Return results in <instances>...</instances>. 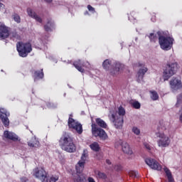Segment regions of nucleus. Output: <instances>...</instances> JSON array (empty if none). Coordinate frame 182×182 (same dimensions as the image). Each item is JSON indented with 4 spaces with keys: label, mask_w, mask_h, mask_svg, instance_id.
<instances>
[{
    "label": "nucleus",
    "mask_w": 182,
    "mask_h": 182,
    "mask_svg": "<svg viewBox=\"0 0 182 182\" xmlns=\"http://www.w3.org/2000/svg\"><path fill=\"white\" fill-rule=\"evenodd\" d=\"M132 132L134 133V134H136V136H139V134H140V129L137 128V127H133Z\"/></svg>",
    "instance_id": "f704fd0d"
},
{
    "label": "nucleus",
    "mask_w": 182,
    "mask_h": 182,
    "mask_svg": "<svg viewBox=\"0 0 182 182\" xmlns=\"http://www.w3.org/2000/svg\"><path fill=\"white\" fill-rule=\"evenodd\" d=\"M95 174H96L97 178H102L103 180H105L107 177L105 173L100 172L99 171H95Z\"/></svg>",
    "instance_id": "7c9ffc66"
},
{
    "label": "nucleus",
    "mask_w": 182,
    "mask_h": 182,
    "mask_svg": "<svg viewBox=\"0 0 182 182\" xmlns=\"http://www.w3.org/2000/svg\"><path fill=\"white\" fill-rule=\"evenodd\" d=\"M8 116H9V112H8L6 109L1 108L0 119H1V122L5 127H8V126H9V119H8Z\"/></svg>",
    "instance_id": "4468645a"
},
{
    "label": "nucleus",
    "mask_w": 182,
    "mask_h": 182,
    "mask_svg": "<svg viewBox=\"0 0 182 182\" xmlns=\"http://www.w3.org/2000/svg\"><path fill=\"white\" fill-rule=\"evenodd\" d=\"M102 66L105 70H109L112 66V60H105L102 63Z\"/></svg>",
    "instance_id": "a878e982"
},
{
    "label": "nucleus",
    "mask_w": 182,
    "mask_h": 182,
    "mask_svg": "<svg viewBox=\"0 0 182 182\" xmlns=\"http://www.w3.org/2000/svg\"><path fill=\"white\" fill-rule=\"evenodd\" d=\"M168 132L167 127L162 124L158 127V132L155 134L158 139L156 143L161 149L168 147L171 143V139H170V136L167 134Z\"/></svg>",
    "instance_id": "f257e3e1"
},
{
    "label": "nucleus",
    "mask_w": 182,
    "mask_h": 182,
    "mask_svg": "<svg viewBox=\"0 0 182 182\" xmlns=\"http://www.w3.org/2000/svg\"><path fill=\"white\" fill-rule=\"evenodd\" d=\"M129 21H132L133 18L130 16H129Z\"/></svg>",
    "instance_id": "09e8293b"
},
{
    "label": "nucleus",
    "mask_w": 182,
    "mask_h": 182,
    "mask_svg": "<svg viewBox=\"0 0 182 182\" xmlns=\"http://www.w3.org/2000/svg\"><path fill=\"white\" fill-rule=\"evenodd\" d=\"M68 127L70 129H73L75 130L78 134H82L83 132V129L82 128V125L79 122L73 119V118L68 119Z\"/></svg>",
    "instance_id": "9d476101"
},
{
    "label": "nucleus",
    "mask_w": 182,
    "mask_h": 182,
    "mask_svg": "<svg viewBox=\"0 0 182 182\" xmlns=\"http://www.w3.org/2000/svg\"><path fill=\"white\" fill-rule=\"evenodd\" d=\"M124 68V65L120 63H114L112 69L110 70V73L112 76H117Z\"/></svg>",
    "instance_id": "ddd939ff"
},
{
    "label": "nucleus",
    "mask_w": 182,
    "mask_h": 182,
    "mask_svg": "<svg viewBox=\"0 0 182 182\" xmlns=\"http://www.w3.org/2000/svg\"><path fill=\"white\" fill-rule=\"evenodd\" d=\"M87 9L88 11H90V12H95V8H93L92 6L88 5L87 6Z\"/></svg>",
    "instance_id": "ea45409f"
},
{
    "label": "nucleus",
    "mask_w": 182,
    "mask_h": 182,
    "mask_svg": "<svg viewBox=\"0 0 182 182\" xmlns=\"http://www.w3.org/2000/svg\"><path fill=\"white\" fill-rule=\"evenodd\" d=\"M181 182H182V179H181Z\"/></svg>",
    "instance_id": "603ef678"
},
{
    "label": "nucleus",
    "mask_w": 182,
    "mask_h": 182,
    "mask_svg": "<svg viewBox=\"0 0 182 182\" xmlns=\"http://www.w3.org/2000/svg\"><path fill=\"white\" fill-rule=\"evenodd\" d=\"M13 18L17 23H21V16L18 14L13 15Z\"/></svg>",
    "instance_id": "72a5a7b5"
},
{
    "label": "nucleus",
    "mask_w": 182,
    "mask_h": 182,
    "mask_svg": "<svg viewBox=\"0 0 182 182\" xmlns=\"http://www.w3.org/2000/svg\"><path fill=\"white\" fill-rule=\"evenodd\" d=\"M55 26V24L52 21H48L46 25L44 26L45 31L46 32H50L52 29H53V27Z\"/></svg>",
    "instance_id": "393cba45"
},
{
    "label": "nucleus",
    "mask_w": 182,
    "mask_h": 182,
    "mask_svg": "<svg viewBox=\"0 0 182 182\" xmlns=\"http://www.w3.org/2000/svg\"><path fill=\"white\" fill-rule=\"evenodd\" d=\"M43 77V72L42 71H36L34 73V80L36 82L38 79H42Z\"/></svg>",
    "instance_id": "bb28decb"
},
{
    "label": "nucleus",
    "mask_w": 182,
    "mask_h": 182,
    "mask_svg": "<svg viewBox=\"0 0 182 182\" xmlns=\"http://www.w3.org/2000/svg\"><path fill=\"white\" fill-rule=\"evenodd\" d=\"M177 63H169L166 64L163 73V77L164 80H168L171 76L176 75L177 72Z\"/></svg>",
    "instance_id": "39448f33"
},
{
    "label": "nucleus",
    "mask_w": 182,
    "mask_h": 182,
    "mask_svg": "<svg viewBox=\"0 0 182 182\" xmlns=\"http://www.w3.org/2000/svg\"><path fill=\"white\" fill-rule=\"evenodd\" d=\"M144 147H146V149L147 150H151V147H150V145H149V144L144 143Z\"/></svg>",
    "instance_id": "a19ab883"
},
{
    "label": "nucleus",
    "mask_w": 182,
    "mask_h": 182,
    "mask_svg": "<svg viewBox=\"0 0 182 182\" xmlns=\"http://www.w3.org/2000/svg\"><path fill=\"white\" fill-rule=\"evenodd\" d=\"M91 150L94 151H99L100 150V146H99V144L97 142H94L90 145Z\"/></svg>",
    "instance_id": "c85d7f7f"
},
{
    "label": "nucleus",
    "mask_w": 182,
    "mask_h": 182,
    "mask_svg": "<svg viewBox=\"0 0 182 182\" xmlns=\"http://www.w3.org/2000/svg\"><path fill=\"white\" fill-rule=\"evenodd\" d=\"M150 93V97L152 100H159V94L157 92L154 90H151L149 92Z\"/></svg>",
    "instance_id": "cd10ccee"
},
{
    "label": "nucleus",
    "mask_w": 182,
    "mask_h": 182,
    "mask_svg": "<svg viewBox=\"0 0 182 182\" xmlns=\"http://www.w3.org/2000/svg\"><path fill=\"white\" fill-rule=\"evenodd\" d=\"M58 180H59V176L53 175L50 178L47 176L45 182H56Z\"/></svg>",
    "instance_id": "c756f323"
},
{
    "label": "nucleus",
    "mask_w": 182,
    "mask_h": 182,
    "mask_svg": "<svg viewBox=\"0 0 182 182\" xmlns=\"http://www.w3.org/2000/svg\"><path fill=\"white\" fill-rule=\"evenodd\" d=\"M28 145L29 146V147H39V146H41V144L39 143L38 139H36V136H33V138H31V140L28 142Z\"/></svg>",
    "instance_id": "412c9836"
},
{
    "label": "nucleus",
    "mask_w": 182,
    "mask_h": 182,
    "mask_svg": "<svg viewBox=\"0 0 182 182\" xmlns=\"http://www.w3.org/2000/svg\"><path fill=\"white\" fill-rule=\"evenodd\" d=\"M132 106L134 109H140V102L135 101L132 103Z\"/></svg>",
    "instance_id": "c9c22d12"
},
{
    "label": "nucleus",
    "mask_w": 182,
    "mask_h": 182,
    "mask_svg": "<svg viewBox=\"0 0 182 182\" xmlns=\"http://www.w3.org/2000/svg\"><path fill=\"white\" fill-rule=\"evenodd\" d=\"M60 146L62 150L68 153H75L76 151V146L73 143V139L69 135H64L60 138Z\"/></svg>",
    "instance_id": "7ed1b4c3"
},
{
    "label": "nucleus",
    "mask_w": 182,
    "mask_h": 182,
    "mask_svg": "<svg viewBox=\"0 0 182 182\" xmlns=\"http://www.w3.org/2000/svg\"><path fill=\"white\" fill-rule=\"evenodd\" d=\"M87 156H89L87 149H84L83 154L81 156V160L79 161L77 164L75 166L77 173L75 174H83V169L85 168V162L86 161V159H87Z\"/></svg>",
    "instance_id": "6e6552de"
},
{
    "label": "nucleus",
    "mask_w": 182,
    "mask_h": 182,
    "mask_svg": "<svg viewBox=\"0 0 182 182\" xmlns=\"http://www.w3.org/2000/svg\"><path fill=\"white\" fill-rule=\"evenodd\" d=\"M45 1H46V2L50 3V2H52L53 0H45Z\"/></svg>",
    "instance_id": "de8ad7c7"
},
{
    "label": "nucleus",
    "mask_w": 182,
    "mask_h": 182,
    "mask_svg": "<svg viewBox=\"0 0 182 182\" xmlns=\"http://www.w3.org/2000/svg\"><path fill=\"white\" fill-rule=\"evenodd\" d=\"M164 170L166 173V177L168 178V181L174 182V178H173V176L171 175V171H170V169H168L167 167H165Z\"/></svg>",
    "instance_id": "b1692460"
},
{
    "label": "nucleus",
    "mask_w": 182,
    "mask_h": 182,
    "mask_svg": "<svg viewBox=\"0 0 182 182\" xmlns=\"http://www.w3.org/2000/svg\"><path fill=\"white\" fill-rule=\"evenodd\" d=\"M132 15H133V13L131 14V16H132Z\"/></svg>",
    "instance_id": "8fccbe9b"
},
{
    "label": "nucleus",
    "mask_w": 182,
    "mask_h": 182,
    "mask_svg": "<svg viewBox=\"0 0 182 182\" xmlns=\"http://www.w3.org/2000/svg\"><path fill=\"white\" fill-rule=\"evenodd\" d=\"M88 182H96L95 181V179L92 177L88 178Z\"/></svg>",
    "instance_id": "37998d69"
},
{
    "label": "nucleus",
    "mask_w": 182,
    "mask_h": 182,
    "mask_svg": "<svg viewBox=\"0 0 182 182\" xmlns=\"http://www.w3.org/2000/svg\"><path fill=\"white\" fill-rule=\"evenodd\" d=\"M87 63V65L84 64L80 60H78L77 61L74 62L73 65L78 72L83 73V72H85V69H83L82 67L85 68H85H89V63Z\"/></svg>",
    "instance_id": "dca6fc26"
},
{
    "label": "nucleus",
    "mask_w": 182,
    "mask_h": 182,
    "mask_svg": "<svg viewBox=\"0 0 182 182\" xmlns=\"http://www.w3.org/2000/svg\"><path fill=\"white\" fill-rule=\"evenodd\" d=\"M19 56L26 58L32 52V45L30 43H18L16 45Z\"/></svg>",
    "instance_id": "423d86ee"
},
{
    "label": "nucleus",
    "mask_w": 182,
    "mask_h": 182,
    "mask_svg": "<svg viewBox=\"0 0 182 182\" xmlns=\"http://www.w3.org/2000/svg\"><path fill=\"white\" fill-rule=\"evenodd\" d=\"M33 176L41 180V182H45L48 177V172L43 168H36L33 171Z\"/></svg>",
    "instance_id": "1a4fd4ad"
},
{
    "label": "nucleus",
    "mask_w": 182,
    "mask_h": 182,
    "mask_svg": "<svg viewBox=\"0 0 182 182\" xmlns=\"http://www.w3.org/2000/svg\"><path fill=\"white\" fill-rule=\"evenodd\" d=\"M95 122L97 126H99L100 127H102V129H107V124L101 118H97L95 119Z\"/></svg>",
    "instance_id": "5701e85b"
},
{
    "label": "nucleus",
    "mask_w": 182,
    "mask_h": 182,
    "mask_svg": "<svg viewBox=\"0 0 182 182\" xmlns=\"http://www.w3.org/2000/svg\"><path fill=\"white\" fill-rule=\"evenodd\" d=\"M106 163H107V164H109V165L112 164V161H110V160H109V159L106 160Z\"/></svg>",
    "instance_id": "c03bdc74"
},
{
    "label": "nucleus",
    "mask_w": 182,
    "mask_h": 182,
    "mask_svg": "<svg viewBox=\"0 0 182 182\" xmlns=\"http://www.w3.org/2000/svg\"><path fill=\"white\" fill-rule=\"evenodd\" d=\"M85 14H87V11Z\"/></svg>",
    "instance_id": "3c124183"
},
{
    "label": "nucleus",
    "mask_w": 182,
    "mask_h": 182,
    "mask_svg": "<svg viewBox=\"0 0 182 182\" xmlns=\"http://www.w3.org/2000/svg\"><path fill=\"white\" fill-rule=\"evenodd\" d=\"M124 114H126V110L123 107L120 106L118 108V111L115 113L110 111V114L108 117L110 122H112L116 129H122L123 127V116Z\"/></svg>",
    "instance_id": "f03ea898"
},
{
    "label": "nucleus",
    "mask_w": 182,
    "mask_h": 182,
    "mask_svg": "<svg viewBox=\"0 0 182 182\" xmlns=\"http://www.w3.org/2000/svg\"><path fill=\"white\" fill-rule=\"evenodd\" d=\"M4 4H2V3L0 2V10H1V9H4Z\"/></svg>",
    "instance_id": "a18cd8bd"
},
{
    "label": "nucleus",
    "mask_w": 182,
    "mask_h": 182,
    "mask_svg": "<svg viewBox=\"0 0 182 182\" xmlns=\"http://www.w3.org/2000/svg\"><path fill=\"white\" fill-rule=\"evenodd\" d=\"M157 35L159 36V43L161 48L163 50H170L173 48V43L174 42V38L171 37H166L161 36V32L158 31Z\"/></svg>",
    "instance_id": "20e7f679"
},
{
    "label": "nucleus",
    "mask_w": 182,
    "mask_h": 182,
    "mask_svg": "<svg viewBox=\"0 0 182 182\" xmlns=\"http://www.w3.org/2000/svg\"><path fill=\"white\" fill-rule=\"evenodd\" d=\"M114 170H116V171H120V170H122V166L117 164L115 165L114 167Z\"/></svg>",
    "instance_id": "4c0bfd02"
},
{
    "label": "nucleus",
    "mask_w": 182,
    "mask_h": 182,
    "mask_svg": "<svg viewBox=\"0 0 182 182\" xmlns=\"http://www.w3.org/2000/svg\"><path fill=\"white\" fill-rule=\"evenodd\" d=\"M21 182H29V181L26 177H23L21 178Z\"/></svg>",
    "instance_id": "79ce46f5"
},
{
    "label": "nucleus",
    "mask_w": 182,
    "mask_h": 182,
    "mask_svg": "<svg viewBox=\"0 0 182 182\" xmlns=\"http://www.w3.org/2000/svg\"><path fill=\"white\" fill-rule=\"evenodd\" d=\"M73 180L74 182H86V177H85L84 174L74 173Z\"/></svg>",
    "instance_id": "6ab92c4d"
},
{
    "label": "nucleus",
    "mask_w": 182,
    "mask_h": 182,
    "mask_svg": "<svg viewBox=\"0 0 182 182\" xmlns=\"http://www.w3.org/2000/svg\"><path fill=\"white\" fill-rule=\"evenodd\" d=\"M92 132L95 137H100L101 140H107V134L102 128L97 127L96 124H92Z\"/></svg>",
    "instance_id": "0eeeda50"
},
{
    "label": "nucleus",
    "mask_w": 182,
    "mask_h": 182,
    "mask_svg": "<svg viewBox=\"0 0 182 182\" xmlns=\"http://www.w3.org/2000/svg\"><path fill=\"white\" fill-rule=\"evenodd\" d=\"M4 136L5 139H9V140H14V141L18 140V136L9 131H5Z\"/></svg>",
    "instance_id": "aec40b11"
},
{
    "label": "nucleus",
    "mask_w": 182,
    "mask_h": 182,
    "mask_svg": "<svg viewBox=\"0 0 182 182\" xmlns=\"http://www.w3.org/2000/svg\"><path fill=\"white\" fill-rule=\"evenodd\" d=\"M169 83L172 92H177V90H180V89H182L181 80L178 78L171 79Z\"/></svg>",
    "instance_id": "f8f14e48"
},
{
    "label": "nucleus",
    "mask_w": 182,
    "mask_h": 182,
    "mask_svg": "<svg viewBox=\"0 0 182 182\" xmlns=\"http://www.w3.org/2000/svg\"><path fill=\"white\" fill-rule=\"evenodd\" d=\"M146 72H147V68H141L138 71L137 76H138V82L139 83L141 82V80H143V77H144V75H146Z\"/></svg>",
    "instance_id": "4be33fe9"
},
{
    "label": "nucleus",
    "mask_w": 182,
    "mask_h": 182,
    "mask_svg": "<svg viewBox=\"0 0 182 182\" xmlns=\"http://www.w3.org/2000/svg\"><path fill=\"white\" fill-rule=\"evenodd\" d=\"M129 176L133 178H139L140 177V175H139V172L134 171L129 172Z\"/></svg>",
    "instance_id": "2f4dec72"
},
{
    "label": "nucleus",
    "mask_w": 182,
    "mask_h": 182,
    "mask_svg": "<svg viewBox=\"0 0 182 182\" xmlns=\"http://www.w3.org/2000/svg\"><path fill=\"white\" fill-rule=\"evenodd\" d=\"M145 163L147 164V166H149V167H150V168H152L153 170H157L158 171L161 170V165L153 158L146 159Z\"/></svg>",
    "instance_id": "9b49d317"
},
{
    "label": "nucleus",
    "mask_w": 182,
    "mask_h": 182,
    "mask_svg": "<svg viewBox=\"0 0 182 182\" xmlns=\"http://www.w3.org/2000/svg\"><path fill=\"white\" fill-rule=\"evenodd\" d=\"M27 14L28 16H31V18H33V19H35L36 22H39V23H42V18L39 16L35 11H33L31 9H27Z\"/></svg>",
    "instance_id": "a211bd4d"
},
{
    "label": "nucleus",
    "mask_w": 182,
    "mask_h": 182,
    "mask_svg": "<svg viewBox=\"0 0 182 182\" xmlns=\"http://www.w3.org/2000/svg\"><path fill=\"white\" fill-rule=\"evenodd\" d=\"M119 144H121L122 151L125 153V154H133V151L132 150V148H130V145H129L127 142L119 141Z\"/></svg>",
    "instance_id": "2eb2a0df"
},
{
    "label": "nucleus",
    "mask_w": 182,
    "mask_h": 182,
    "mask_svg": "<svg viewBox=\"0 0 182 182\" xmlns=\"http://www.w3.org/2000/svg\"><path fill=\"white\" fill-rule=\"evenodd\" d=\"M48 107L50 109H55V107H57V105H56V104L48 103Z\"/></svg>",
    "instance_id": "e433bc0d"
},
{
    "label": "nucleus",
    "mask_w": 182,
    "mask_h": 182,
    "mask_svg": "<svg viewBox=\"0 0 182 182\" xmlns=\"http://www.w3.org/2000/svg\"><path fill=\"white\" fill-rule=\"evenodd\" d=\"M181 103H182V100L177 98V102H176V107H179L180 105H181Z\"/></svg>",
    "instance_id": "58836bf2"
},
{
    "label": "nucleus",
    "mask_w": 182,
    "mask_h": 182,
    "mask_svg": "<svg viewBox=\"0 0 182 182\" xmlns=\"http://www.w3.org/2000/svg\"><path fill=\"white\" fill-rule=\"evenodd\" d=\"M149 38L151 41V42H156L157 41V36L156 34L151 33L149 36Z\"/></svg>",
    "instance_id": "473e14b6"
},
{
    "label": "nucleus",
    "mask_w": 182,
    "mask_h": 182,
    "mask_svg": "<svg viewBox=\"0 0 182 182\" xmlns=\"http://www.w3.org/2000/svg\"><path fill=\"white\" fill-rule=\"evenodd\" d=\"M9 36V30L5 25L0 26V38L1 39H6Z\"/></svg>",
    "instance_id": "f3484780"
},
{
    "label": "nucleus",
    "mask_w": 182,
    "mask_h": 182,
    "mask_svg": "<svg viewBox=\"0 0 182 182\" xmlns=\"http://www.w3.org/2000/svg\"><path fill=\"white\" fill-rule=\"evenodd\" d=\"M177 99H181V100H182V94L178 95Z\"/></svg>",
    "instance_id": "49530a36"
}]
</instances>
